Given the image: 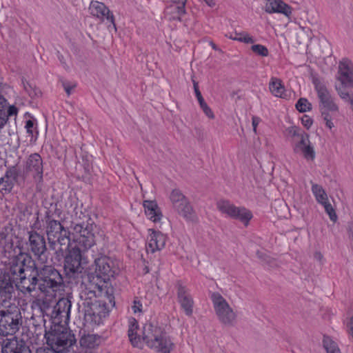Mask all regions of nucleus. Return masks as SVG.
Masks as SVG:
<instances>
[{
	"label": "nucleus",
	"mask_w": 353,
	"mask_h": 353,
	"mask_svg": "<svg viewBox=\"0 0 353 353\" xmlns=\"http://www.w3.org/2000/svg\"><path fill=\"white\" fill-rule=\"evenodd\" d=\"M57 310H60L65 319L69 318L72 303L68 298L60 299L54 305Z\"/></svg>",
	"instance_id": "nucleus-35"
},
{
	"label": "nucleus",
	"mask_w": 353,
	"mask_h": 353,
	"mask_svg": "<svg viewBox=\"0 0 353 353\" xmlns=\"http://www.w3.org/2000/svg\"><path fill=\"white\" fill-rule=\"evenodd\" d=\"M336 90H337L339 97L345 101H348L350 100V98H351L352 97L348 92L343 91L340 88H338L337 87H336Z\"/></svg>",
	"instance_id": "nucleus-50"
},
{
	"label": "nucleus",
	"mask_w": 353,
	"mask_h": 353,
	"mask_svg": "<svg viewBox=\"0 0 353 353\" xmlns=\"http://www.w3.org/2000/svg\"><path fill=\"white\" fill-rule=\"evenodd\" d=\"M301 123L305 128L309 129L313 123V120L308 115L304 114L301 118Z\"/></svg>",
	"instance_id": "nucleus-48"
},
{
	"label": "nucleus",
	"mask_w": 353,
	"mask_h": 353,
	"mask_svg": "<svg viewBox=\"0 0 353 353\" xmlns=\"http://www.w3.org/2000/svg\"><path fill=\"white\" fill-rule=\"evenodd\" d=\"M26 116L30 118L25 122L24 128L26 130V133L30 137V141H36L39 135L37 120L30 113H26Z\"/></svg>",
	"instance_id": "nucleus-27"
},
{
	"label": "nucleus",
	"mask_w": 353,
	"mask_h": 353,
	"mask_svg": "<svg viewBox=\"0 0 353 353\" xmlns=\"http://www.w3.org/2000/svg\"><path fill=\"white\" fill-rule=\"evenodd\" d=\"M20 174V170L17 166H10L4 175L0 178V192L6 194L11 192Z\"/></svg>",
	"instance_id": "nucleus-20"
},
{
	"label": "nucleus",
	"mask_w": 353,
	"mask_h": 353,
	"mask_svg": "<svg viewBox=\"0 0 353 353\" xmlns=\"http://www.w3.org/2000/svg\"><path fill=\"white\" fill-rule=\"evenodd\" d=\"M321 116L323 120L325 121V125L329 129H332L334 127V123L332 121V118L329 112L322 110Z\"/></svg>",
	"instance_id": "nucleus-45"
},
{
	"label": "nucleus",
	"mask_w": 353,
	"mask_h": 353,
	"mask_svg": "<svg viewBox=\"0 0 353 353\" xmlns=\"http://www.w3.org/2000/svg\"><path fill=\"white\" fill-rule=\"evenodd\" d=\"M210 45L212 46V48L215 50H218V48L217 46L215 45V43L213 42V41H210Z\"/></svg>",
	"instance_id": "nucleus-61"
},
{
	"label": "nucleus",
	"mask_w": 353,
	"mask_h": 353,
	"mask_svg": "<svg viewBox=\"0 0 353 353\" xmlns=\"http://www.w3.org/2000/svg\"><path fill=\"white\" fill-rule=\"evenodd\" d=\"M292 10V8L281 0H268L265 6L268 13H281L286 17L290 16Z\"/></svg>",
	"instance_id": "nucleus-24"
},
{
	"label": "nucleus",
	"mask_w": 353,
	"mask_h": 353,
	"mask_svg": "<svg viewBox=\"0 0 353 353\" xmlns=\"http://www.w3.org/2000/svg\"><path fill=\"white\" fill-rule=\"evenodd\" d=\"M166 11H167L168 12H169V13H172V14H174V15H175V14H176V9H169L168 10L166 9Z\"/></svg>",
	"instance_id": "nucleus-60"
},
{
	"label": "nucleus",
	"mask_w": 353,
	"mask_h": 353,
	"mask_svg": "<svg viewBox=\"0 0 353 353\" xmlns=\"http://www.w3.org/2000/svg\"><path fill=\"white\" fill-rule=\"evenodd\" d=\"M233 33H234V37H245L244 34H248L245 32H237L236 31H235Z\"/></svg>",
	"instance_id": "nucleus-55"
},
{
	"label": "nucleus",
	"mask_w": 353,
	"mask_h": 353,
	"mask_svg": "<svg viewBox=\"0 0 353 353\" xmlns=\"http://www.w3.org/2000/svg\"><path fill=\"white\" fill-rule=\"evenodd\" d=\"M269 89L271 93L277 97L285 98V87L282 83V81L276 77H272L270 83Z\"/></svg>",
	"instance_id": "nucleus-31"
},
{
	"label": "nucleus",
	"mask_w": 353,
	"mask_h": 353,
	"mask_svg": "<svg viewBox=\"0 0 353 353\" xmlns=\"http://www.w3.org/2000/svg\"><path fill=\"white\" fill-rule=\"evenodd\" d=\"M323 345L327 353H341L337 343L328 336H323Z\"/></svg>",
	"instance_id": "nucleus-36"
},
{
	"label": "nucleus",
	"mask_w": 353,
	"mask_h": 353,
	"mask_svg": "<svg viewBox=\"0 0 353 353\" xmlns=\"http://www.w3.org/2000/svg\"><path fill=\"white\" fill-rule=\"evenodd\" d=\"M94 272L87 274L88 286L80 292L81 303L79 307L83 313V324L88 327L99 325L103 319L108 316L109 306L105 301L97 296L95 290H101L104 283H107L118 272V268L113 260L108 256L99 253L94 259Z\"/></svg>",
	"instance_id": "nucleus-1"
},
{
	"label": "nucleus",
	"mask_w": 353,
	"mask_h": 353,
	"mask_svg": "<svg viewBox=\"0 0 353 353\" xmlns=\"http://www.w3.org/2000/svg\"><path fill=\"white\" fill-rule=\"evenodd\" d=\"M10 274L14 279L15 285L23 293H32L39 289V277L37 275L36 262L28 254L12 259L10 263Z\"/></svg>",
	"instance_id": "nucleus-2"
},
{
	"label": "nucleus",
	"mask_w": 353,
	"mask_h": 353,
	"mask_svg": "<svg viewBox=\"0 0 353 353\" xmlns=\"http://www.w3.org/2000/svg\"><path fill=\"white\" fill-rule=\"evenodd\" d=\"M44 338L52 353H68L77 343L74 334L63 325H50L49 328L46 327Z\"/></svg>",
	"instance_id": "nucleus-3"
},
{
	"label": "nucleus",
	"mask_w": 353,
	"mask_h": 353,
	"mask_svg": "<svg viewBox=\"0 0 353 353\" xmlns=\"http://www.w3.org/2000/svg\"><path fill=\"white\" fill-rule=\"evenodd\" d=\"M256 256H258L259 259H262L263 261H268L267 256L263 252L258 251L256 252Z\"/></svg>",
	"instance_id": "nucleus-54"
},
{
	"label": "nucleus",
	"mask_w": 353,
	"mask_h": 353,
	"mask_svg": "<svg viewBox=\"0 0 353 353\" xmlns=\"http://www.w3.org/2000/svg\"><path fill=\"white\" fill-rule=\"evenodd\" d=\"M304 132H301L300 133V130L296 129V128L293 127L289 129V134H291L293 137H300V139H301V134Z\"/></svg>",
	"instance_id": "nucleus-52"
},
{
	"label": "nucleus",
	"mask_w": 353,
	"mask_h": 353,
	"mask_svg": "<svg viewBox=\"0 0 353 353\" xmlns=\"http://www.w3.org/2000/svg\"><path fill=\"white\" fill-rule=\"evenodd\" d=\"M72 224L76 243L74 246L88 251L96 244L94 230L97 226L90 216L81 212L79 219Z\"/></svg>",
	"instance_id": "nucleus-5"
},
{
	"label": "nucleus",
	"mask_w": 353,
	"mask_h": 353,
	"mask_svg": "<svg viewBox=\"0 0 353 353\" xmlns=\"http://www.w3.org/2000/svg\"><path fill=\"white\" fill-rule=\"evenodd\" d=\"M211 300L220 322L225 325H233L236 316L226 300L218 292L212 294Z\"/></svg>",
	"instance_id": "nucleus-12"
},
{
	"label": "nucleus",
	"mask_w": 353,
	"mask_h": 353,
	"mask_svg": "<svg viewBox=\"0 0 353 353\" xmlns=\"http://www.w3.org/2000/svg\"><path fill=\"white\" fill-rule=\"evenodd\" d=\"M314 258L319 261H321L323 258V255L321 252H316L314 253Z\"/></svg>",
	"instance_id": "nucleus-57"
},
{
	"label": "nucleus",
	"mask_w": 353,
	"mask_h": 353,
	"mask_svg": "<svg viewBox=\"0 0 353 353\" xmlns=\"http://www.w3.org/2000/svg\"><path fill=\"white\" fill-rule=\"evenodd\" d=\"M142 339L148 347L161 353H170L174 347L164 328L157 323L150 322L143 325Z\"/></svg>",
	"instance_id": "nucleus-6"
},
{
	"label": "nucleus",
	"mask_w": 353,
	"mask_h": 353,
	"mask_svg": "<svg viewBox=\"0 0 353 353\" xmlns=\"http://www.w3.org/2000/svg\"><path fill=\"white\" fill-rule=\"evenodd\" d=\"M24 180L32 179L36 185V190L41 192L43 188V162L39 153L29 155L23 170Z\"/></svg>",
	"instance_id": "nucleus-10"
},
{
	"label": "nucleus",
	"mask_w": 353,
	"mask_h": 353,
	"mask_svg": "<svg viewBox=\"0 0 353 353\" xmlns=\"http://www.w3.org/2000/svg\"><path fill=\"white\" fill-rule=\"evenodd\" d=\"M169 199L172 209L186 221L194 222L196 214L189 199L178 188L173 189L170 194Z\"/></svg>",
	"instance_id": "nucleus-11"
},
{
	"label": "nucleus",
	"mask_w": 353,
	"mask_h": 353,
	"mask_svg": "<svg viewBox=\"0 0 353 353\" xmlns=\"http://www.w3.org/2000/svg\"><path fill=\"white\" fill-rule=\"evenodd\" d=\"M309 134L303 132L301 139L293 144V151L296 154H301L307 161H314L316 157L314 148L309 139Z\"/></svg>",
	"instance_id": "nucleus-19"
},
{
	"label": "nucleus",
	"mask_w": 353,
	"mask_h": 353,
	"mask_svg": "<svg viewBox=\"0 0 353 353\" xmlns=\"http://www.w3.org/2000/svg\"><path fill=\"white\" fill-rule=\"evenodd\" d=\"M32 325L34 327V333L36 336H39L44 332L43 324H35L34 322H32Z\"/></svg>",
	"instance_id": "nucleus-49"
},
{
	"label": "nucleus",
	"mask_w": 353,
	"mask_h": 353,
	"mask_svg": "<svg viewBox=\"0 0 353 353\" xmlns=\"http://www.w3.org/2000/svg\"><path fill=\"white\" fill-rule=\"evenodd\" d=\"M205 3L209 6L210 7H214L216 4L214 0H203Z\"/></svg>",
	"instance_id": "nucleus-56"
},
{
	"label": "nucleus",
	"mask_w": 353,
	"mask_h": 353,
	"mask_svg": "<svg viewBox=\"0 0 353 353\" xmlns=\"http://www.w3.org/2000/svg\"><path fill=\"white\" fill-rule=\"evenodd\" d=\"M312 83L314 85L317 97L319 100V109L321 113L322 110L327 112H338L339 107L334 102V98L332 97L327 87L319 79L314 78Z\"/></svg>",
	"instance_id": "nucleus-14"
},
{
	"label": "nucleus",
	"mask_w": 353,
	"mask_h": 353,
	"mask_svg": "<svg viewBox=\"0 0 353 353\" xmlns=\"http://www.w3.org/2000/svg\"><path fill=\"white\" fill-rule=\"evenodd\" d=\"M24 89L31 98L39 97L41 95V92L39 88L33 87L28 83H23Z\"/></svg>",
	"instance_id": "nucleus-42"
},
{
	"label": "nucleus",
	"mask_w": 353,
	"mask_h": 353,
	"mask_svg": "<svg viewBox=\"0 0 353 353\" xmlns=\"http://www.w3.org/2000/svg\"><path fill=\"white\" fill-rule=\"evenodd\" d=\"M296 108L300 112L310 111L312 108V103L306 98H300L296 103Z\"/></svg>",
	"instance_id": "nucleus-39"
},
{
	"label": "nucleus",
	"mask_w": 353,
	"mask_h": 353,
	"mask_svg": "<svg viewBox=\"0 0 353 353\" xmlns=\"http://www.w3.org/2000/svg\"><path fill=\"white\" fill-rule=\"evenodd\" d=\"M216 207L222 213L228 217L239 220L245 225H248L252 218V212L244 207H236L228 200L221 199L217 201Z\"/></svg>",
	"instance_id": "nucleus-13"
},
{
	"label": "nucleus",
	"mask_w": 353,
	"mask_h": 353,
	"mask_svg": "<svg viewBox=\"0 0 353 353\" xmlns=\"http://www.w3.org/2000/svg\"><path fill=\"white\" fill-rule=\"evenodd\" d=\"M148 232L147 250L154 253L164 248L166 243V236L160 231H156L153 229H149Z\"/></svg>",
	"instance_id": "nucleus-23"
},
{
	"label": "nucleus",
	"mask_w": 353,
	"mask_h": 353,
	"mask_svg": "<svg viewBox=\"0 0 353 353\" xmlns=\"http://www.w3.org/2000/svg\"><path fill=\"white\" fill-rule=\"evenodd\" d=\"M350 330H351L352 336L353 337V316L350 319Z\"/></svg>",
	"instance_id": "nucleus-59"
},
{
	"label": "nucleus",
	"mask_w": 353,
	"mask_h": 353,
	"mask_svg": "<svg viewBox=\"0 0 353 353\" xmlns=\"http://www.w3.org/2000/svg\"><path fill=\"white\" fill-rule=\"evenodd\" d=\"M7 100L5 97L0 94V130L6 125L8 122V117L12 116L17 117L18 114V108L15 105H10L7 112L5 111Z\"/></svg>",
	"instance_id": "nucleus-25"
},
{
	"label": "nucleus",
	"mask_w": 353,
	"mask_h": 353,
	"mask_svg": "<svg viewBox=\"0 0 353 353\" xmlns=\"http://www.w3.org/2000/svg\"><path fill=\"white\" fill-rule=\"evenodd\" d=\"M22 324V314L17 305H0V335H14L19 330Z\"/></svg>",
	"instance_id": "nucleus-8"
},
{
	"label": "nucleus",
	"mask_w": 353,
	"mask_h": 353,
	"mask_svg": "<svg viewBox=\"0 0 353 353\" xmlns=\"http://www.w3.org/2000/svg\"><path fill=\"white\" fill-rule=\"evenodd\" d=\"M1 353H32V351L23 339L14 336L3 341Z\"/></svg>",
	"instance_id": "nucleus-21"
},
{
	"label": "nucleus",
	"mask_w": 353,
	"mask_h": 353,
	"mask_svg": "<svg viewBox=\"0 0 353 353\" xmlns=\"http://www.w3.org/2000/svg\"><path fill=\"white\" fill-rule=\"evenodd\" d=\"M107 298L109 301L110 304H111V305L114 307L115 305V302L114 301V296L112 294H109L108 292H107Z\"/></svg>",
	"instance_id": "nucleus-53"
},
{
	"label": "nucleus",
	"mask_w": 353,
	"mask_h": 353,
	"mask_svg": "<svg viewBox=\"0 0 353 353\" xmlns=\"http://www.w3.org/2000/svg\"><path fill=\"white\" fill-rule=\"evenodd\" d=\"M37 353H48L46 350H37Z\"/></svg>",
	"instance_id": "nucleus-62"
},
{
	"label": "nucleus",
	"mask_w": 353,
	"mask_h": 353,
	"mask_svg": "<svg viewBox=\"0 0 353 353\" xmlns=\"http://www.w3.org/2000/svg\"><path fill=\"white\" fill-rule=\"evenodd\" d=\"M139 330V323L137 321L132 318L130 321L129 328L128 331V338L134 347H139L141 343V338L137 334Z\"/></svg>",
	"instance_id": "nucleus-28"
},
{
	"label": "nucleus",
	"mask_w": 353,
	"mask_h": 353,
	"mask_svg": "<svg viewBox=\"0 0 353 353\" xmlns=\"http://www.w3.org/2000/svg\"><path fill=\"white\" fill-rule=\"evenodd\" d=\"M61 214V210L57 208V203H56L54 213L51 214L50 210H46L43 220L49 247L51 250H56L57 253L58 245H69L70 241L69 230L61 224V221L54 218V214L59 216Z\"/></svg>",
	"instance_id": "nucleus-4"
},
{
	"label": "nucleus",
	"mask_w": 353,
	"mask_h": 353,
	"mask_svg": "<svg viewBox=\"0 0 353 353\" xmlns=\"http://www.w3.org/2000/svg\"><path fill=\"white\" fill-rule=\"evenodd\" d=\"M40 309L41 315L38 316L37 319L32 318V322H34L35 324L41 323L43 324L44 330H46V327L48 328V327L46 325V319H45L46 316V310H48L50 309L49 303L47 301H43L42 303L40 305Z\"/></svg>",
	"instance_id": "nucleus-37"
},
{
	"label": "nucleus",
	"mask_w": 353,
	"mask_h": 353,
	"mask_svg": "<svg viewBox=\"0 0 353 353\" xmlns=\"http://www.w3.org/2000/svg\"><path fill=\"white\" fill-rule=\"evenodd\" d=\"M143 305L141 301L138 299L135 298L132 305V310L134 313L142 312Z\"/></svg>",
	"instance_id": "nucleus-47"
},
{
	"label": "nucleus",
	"mask_w": 353,
	"mask_h": 353,
	"mask_svg": "<svg viewBox=\"0 0 353 353\" xmlns=\"http://www.w3.org/2000/svg\"><path fill=\"white\" fill-rule=\"evenodd\" d=\"M89 10L91 15L99 19L101 21L106 20L107 23H110V25L108 26L109 30L113 28L117 31L114 16L103 3L92 1L89 6Z\"/></svg>",
	"instance_id": "nucleus-16"
},
{
	"label": "nucleus",
	"mask_w": 353,
	"mask_h": 353,
	"mask_svg": "<svg viewBox=\"0 0 353 353\" xmlns=\"http://www.w3.org/2000/svg\"><path fill=\"white\" fill-rule=\"evenodd\" d=\"M28 248L37 259L42 260V256H45V253L47 251L44 236L37 232H28Z\"/></svg>",
	"instance_id": "nucleus-18"
},
{
	"label": "nucleus",
	"mask_w": 353,
	"mask_h": 353,
	"mask_svg": "<svg viewBox=\"0 0 353 353\" xmlns=\"http://www.w3.org/2000/svg\"><path fill=\"white\" fill-rule=\"evenodd\" d=\"M145 272H146V273L149 272V270H148V268H145Z\"/></svg>",
	"instance_id": "nucleus-63"
},
{
	"label": "nucleus",
	"mask_w": 353,
	"mask_h": 353,
	"mask_svg": "<svg viewBox=\"0 0 353 353\" xmlns=\"http://www.w3.org/2000/svg\"><path fill=\"white\" fill-rule=\"evenodd\" d=\"M193 87H194L195 96L198 100L200 108L202 109L204 114L208 118L213 119L214 117V115L211 108L205 103V101L203 97H202V94L199 90L198 83L196 81H195L194 80H193Z\"/></svg>",
	"instance_id": "nucleus-30"
},
{
	"label": "nucleus",
	"mask_w": 353,
	"mask_h": 353,
	"mask_svg": "<svg viewBox=\"0 0 353 353\" xmlns=\"http://www.w3.org/2000/svg\"><path fill=\"white\" fill-rule=\"evenodd\" d=\"M183 14H180L179 13H176V14L174 15L172 17V18L174 20H177V21H181V16H183Z\"/></svg>",
	"instance_id": "nucleus-58"
},
{
	"label": "nucleus",
	"mask_w": 353,
	"mask_h": 353,
	"mask_svg": "<svg viewBox=\"0 0 353 353\" xmlns=\"http://www.w3.org/2000/svg\"><path fill=\"white\" fill-rule=\"evenodd\" d=\"M101 343V337L96 334L83 336L79 341L80 345L87 349H94Z\"/></svg>",
	"instance_id": "nucleus-32"
},
{
	"label": "nucleus",
	"mask_w": 353,
	"mask_h": 353,
	"mask_svg": "<svg viewBox=\"0 0 353 353\" xmlns=\"http://www.w3.org/2000/svg\"><path fill=\"white\" fill-rule=\"evenodd\" d=\"M176 288L177 300L181 308L184 311L187 316H192L194 302L190 290L179 282L177 283Z\"/></svg>",
	"instance_id": "nucleus-17"
},
{
	"label": "nucleus",
	"mask_w": 353,
	"mask_h": 353,
	"mask_svg": "<svg viewBox=\"0 0 353 353\" xmlns=\"http://www.w3.org/2000/svg\"><path fill=\"white\" fill-rule=\"evenodd\" d=\"M244 35L245 37H234V33L232 32V33L227 34L225 36L227 37L230 38V39L238 41L243 42L245 43H254L255 41L253 39V37H250L249 34H244Z\"/></svg>",
	"instance_id": "nucleus-43"
},
{
	"label": "nucleus",
	"mask_w": 353,
	"mask_h": 353,
	"mask_svg": "<svg viewBox=\"0 0 353 353\" xmlns=\"http://www.w3.org/2000/svg\"><path fill=\"white\" fill-rule=\"evenodd\" d=\"M321 205L324 207L325 211L329 215L330 220L332 221H335L337 219V215L335 212L334 209L329 203L328 200H327L325 203H321Z\"/></svg>",
	"instance_id": "nucleus-44"
},
{
	"label": "nucleus",
	"mask_w": 353,
	"mask_h": 353,
	"mask_svg": "<svg viewBox=\"0 0 353 353\" xmlns=\"http://www.w3.org/2000/svg\"><path fill=\"white\" fill-rule=\"evenodd\" d=\"M61 85L68 96L72 94V90L77 86V83H71L68 81H61Z\"/></svg>",
	"instance_id": "nucleus-46"
},
{
	"label": "nucleus",
	"mask_w": 353,
	"mask_h": 353,
	"mask_svg": "<svg viewBox=\"0 0 353 353\" xmlns=\"http://www.w3.org/2000/svg\"><path fill=\"white\" fill-rule=\"evenodd\" d=\"M171 2V4L167 6L166 9L168 10L169 9H176V13H179L180 14H185L186 13L185 10V4L187 0H169Z\"/></svg>",
	"instance_id": "nucleus-38"
},
{
	"label": "nucleus",
	"mask_w": 353,
	"mask_h": 353,
	"mask_svg": "<svg viewBox=\"0 0 353 353\" xmlns=\"http://www.w3.org/2000/svg\"><path fill=\"white\" fill-rule=\"evenodd\" d=\"M37 275L39 279V290L43 293L56 292L65 287L63 276L52 265H45L41 268L37 267Z\"/></svg>",
	"instance_id": "nucleus-9"
},
{
	"label": "nucleus",
	"mask_w": 353,
	"mask_h": 353,
	"mask_svg": "<svg viewBox=\"0 0 353 353\" xmlns=\"http://www.w3.org/2000/svg\"><path fill=\"white\" fill-rule=\"evenodd\" d=\"M0 245L6 252H10L12 250V234L9 232L8 228L4 227L0 230Z\"/></svg>",
	"instance_id": "nucleus-29"
},
{
	"label": "nucleus",
	"mask_w": 353,
	"mask_h": 353,
	"mask_svg": "<svg viewBox=\"0 0 353 353\" xmlns=\"http://www.w3.org/2000/svg\"><path fill=\"white\" fill-rule=\"evenodd\" d=\"M78 203H79L78 199L77 197L70 195L68 197L67 201H65V208H68V210H71L72 212L74 213L76 216H77V215H78V212H77V208H78V205H79Z\"/></svg>",
	"instance_id": "nucleus-40"
},
{
	"label": "nucleus",
	"mask_w": 353,
	"mask_h": 353,
	"mask_svg": "<svg viewBox=\"0 0 353 353\" xmlns=\"http://www.w3.org/2000/svg\"><path fill=\"white\" fill-rule=\"evenodd\" d=\"M339 81L344 87L353 88V63L348 59H343L339 65Z\"/></svg>",
	"instance_id": "nucleus-22"
},
{
	"label": "nucleus",
	"mask_w": 353,
	"mask_h": 353,
	"mask_svg": "<svg viewBox=\"0 0 353 353\" xmlns=\"http://www.w3.org/2000/svg\"><path fill=\"white\" fill-rule=\"evenodd\" d=\"M312 192L316 200V201L321 204L325 203L327 200V195L323 187L316 183H312Z\"/></svg>",
	"instance_id": "nucleus-34"
},
{
	"label": "nucleus",
	"mask_w": 353,
	"mask_h": 353,
	"mask_svg": "<svg viewBox=\"0 0 353 353\" xmlns=\"http://www.w3.org/2000/svg\"><path fill=\"white\" fill-rule=\"evenodd\" d=\"M251 50L256 54L263 57H268L269 54L268 49L263 45L254 44L251 46Z\"/></svg>",
	"instance_id": "nucleus-41"
},
{
	"label": "nucleus",
	"mask_w": 353,
	"mask_h": 353,
	"mask_svg": "<svg viewBox=\"0 0 353 353\" xmlns=\"http://www.w3.org/2000/svg\"><path fill=\"white\" fill-rule=\"evenodd\" d=\"M10 274V267L0 275V305H8L15 295V282Z\"/></svg>",
	"instance_id": "nucleus-15"
},
{
	"label": "nucleus",
	"mask_w": 353,
	"mask_h": 353,
	"mask_svg": "<svg viewBox=\"0 0 353 353\" xmlns=\"http://www.w3.org/2000/svg\"><path fill=\"white\" fill-rule=\"evenodd\" d=\"M86 251L72 247L64 257L63 270L68 283L78 284L83 283V277L85 271L82 263H87L88 261L84 254Z\"/></svg>",
	"instance_id": "nucleus-7"
},
{
	"label": "nucleus",
	"mask_w": 353,
	"mask_h": 353,
	"mask_svg": "<svg viewBox=\"0 0 353 353\" xmlns=\"http://www.w3.org/2000/svg\"><path fill=\"white\" fill-rule=\"evenodd\" d=\"M46 316L49 318L50 325H63V319H65V316L62 315V312L60 310H57L55 305L52 307L51 313L49 314L46 310Z\"/></svg>",
	"instance_id": "nucleus-33"
},
{
	"label": "nucleus",
	"mask_w": 353,
	"mask_h": 353,
	"mask_svg": "<svg viewBox=\"0 0 353 353\" xmlns=\"http://www.w3.org/2000/svg\"><path fill=\"white\" fill-rule=\"evenodd\" d=\"M145 215L153 222L159 221L162 216V212L156 201L145 200L143 203Z\"/></svg>",
	"instance_id": "nucleus-26"
},
{
	"label": "nucleus",
	"mask_w": 353,
	"mask_h": 353,
	"mask_svg": "<svg viewBox=\"0 0 353 353\" xmlns=\"http://www.w3.org/2000/svg\"><path fill=\"white\" fill-rule=\"evenodd\" d=\"M261 121V119L259 117L253 116L252 118V125L253 127V130L256 133V128L259 125V123Z\"/></svg>",
	"instance_id": "nucleus-51"
}]
</instances>
